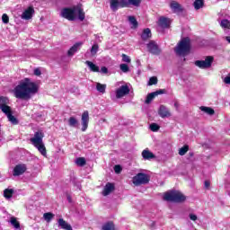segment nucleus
Segmentation results:
<instances>
[{
	"instance_id": "nucleus-37",
	"label": "nucleus",
	"mask_w": 230,
	"mask_h": 230,
	"mask_svg": "<svg viewBox=\"0 0 230 230\" xmlns=\"http://www.w3.org/2000/svg\"><path fill=\"white\" fill-rule=\"evenodd\" d=\"M11 224L13 226L15 229H20L21 228V224L15 217H11Z\"/></svg>"
},
{
	"instance_id": "nucleus-19",
	"label": "nucleus",
	"mask_w": 230,
	"mask_h": 230,
	"mask_svg": "<svg viewBox=\"0 0 230 230\" xmlns=\"http://www.w3.org/2000/svg\"><path fill=\"white\" fill-rule=\"evenodd\" d=\"M99 49L100 47L98 46V43H95L92 46L90 52L84 54V57H86V58H89V55H91V57H96V53H98Z\"/></svg>"
},
{
	"instance_id": "nucleus-35",
	"label": "nucleus",
	"mask_w": 230,
	"mask_h": 230,
	"mask_svg": "<svg viewBox=\"0 0 230 230\" xmlns=\"http://www.w3.org/2000/svg\"><path fill=\"white\" fill-rule=\"evenodd\" d=\"M221 28H226L227 30H230V22L227 19H224L220 22Z\"/></svg>"
},
{
	"instance_id": "nucleus-52",
	"label": "nucleus",
	"mask_w": 230,
	"mask_h": 230,
	"mask_svg": "<svg viewBox=\"0 0 230 230\" xmlns=\"http://www.w3.org/2000/svg\"><path fill=\"white\" fill-rule=\"evenodd\" d=\"M66 199L70 204L73 203V199L71 198V195L66 194Z\"/></svg>"
},
{
	"instance_id": "nucleus-50",
	"label": "nucleus",
	"mask_w": 230,
	"mask_h": 230,
	"mask_svg": "<svg viewBox=\"0 0 230 230\" xmlns=\"http://www.w3.org/2000/svg\"><path fill=\"white\" fill-rule=\"evenodd\" d=\"M224 82L226 84H230V74H228L227 76L224 78Z\"/></svg>"
},
{
	"instance_id": "nucleus-3",
	"label": "nucleus",
	"mask_w": 230,
	"mask_h": 230,
	"mask_svg": "<svg viewBox=\"0 0 230 230\" xmlns=\"http://www.w3.org/2000/svg\"><path fill=\"white\" fill-rule=\"evenodd\" d=\"M190 49L191 47L190 38H183L174 48V53H176L178 57H186L190 55Z\"/></svg>"
},
{
	"instance_id": "nucleus-42",
	"label": "nucleus",
	"mask_w": 230,
	"mask_h": 230,
	"mask_svg": "<svg viewBox=\"0 0 230 230\" xmlns=\"http://www.w3.org/2000/svg\"><path fill=\"white\" fill-rule=\"evenodd\" d=\"M2 21H3L4 24H8V22H10V17H8V14L4 13L2 15Z\"/></svg>"
},
{
	"instance_id": "nucleus-26",
	"label": "nucleus",
	"mask_w": 230,
	"mask_h": 230,
	"mask_svg": "<svg viewBox=\"0 0 230 230\" xmlns=\"http://www.w3.org/2000/svg\"><path fill=\"white\" fill-rule=\"evenodd\" d=\"M110 8L112 12H118V9L119 8V0H111Z\"/></svg>"
},
{
	"instance_id": "nucleus-6",
	"label": "nucleus",
	"mask_w": 230,
	"mask_h": 230,
	"mask_svg": "<svg viewBox=\"0 0 230 230\" xmlns=\"http://www.w3.org/2000/svg\"><path fill=\"white\" fill-rule=\"evenodd\" d=\"M150 182V176L144 172H138L132 178L134 186H143Z\"/></svg>"
},
{
	"instance_id": "nucleus-30",
	"label": "nucleus",
	"mask_w": 230,
	"mask_h": 230,
	"mask_svg": "<svg viewBox=\"0 0 230 230\" xmlns=\"http://www.w3.org/2000/svg\"><path fill=\"white\" fill-rule=\"evenodd\" d=\"M68 125H69V127H72L73 128H76V127H78V125H79L78 119H76V118H75V117H70L68 119Z\"/></svg>"
},
{
	"instance_id": "nucleus-8",
	"label": "nucleus",
	"mask_w": 230,
	"mask_h": 230,
	"mask_svg": "<svg viewBox=\"0 0 230 230\" xmlns=\"http://www.w3.org/2000/svg\"><path fill=\"white\" fill-rule=\"evenodd\" d=\"M130 93V88H128V85H121L119 88H118L115 91L116 98L118 100L123 98L124 96H127V94Z\"/></svg>"
},
{
	"instance_id": "nucleus-45",
	"label": "nucleus",
	"mask_w": 230,
	"mask_h": 230,
	"mask_svg": "<svg viewBox=\"0 0 230 230\" xmlns=\"http://www.w3.org/2000/svg\"><path fill=\"white\" fill-rule=\"evenodd\" d=\"M157 84V77L153 76L149 79L148 85H156Z\"/></svg>"
},
{
	"instance_id": "nucleus-24",
	"label": "nucleus",
	"mask_w": 230,
	"mask_h": 230,
	"mask_svg": "<svg viewBox=\"0 0 230 230\" xmlns=\"http://www.w3.org/2000/svg\"><path fill=\"white\" fill-rule=\"evenodd\" d=\"M159 26H161V28H170V19L161 17L159 19Z\"/></svg>"
},
{
	"instance_id": "nucleus-18",
	"label": "nucleus",
	"mask_w": 230,
	"mask_h": 230,
	"mask_svg": "<svg viewBox=\"0 0 230 230\" xmlns=\"http://www.w3.org/2000/svg\"><path fill=\"white\" fill-rule=\"evenodd\" d=\"M114 190H115L114 183H111V182L106 183L102 190L103 197H107L108 195H111V193H112Z\"/></svg>"
},
{
	"instance_id": "nucleus-23",
	"label": "nucleus",
	"mask_w": 230,
	"mask_h": 230,
	"mask_svg": "<svg viewBox=\"0 0 230 230\" xmlns=\"http://www.w3.org/2000/svg\"><path fill=\"white\" fill-rule=\"evenodd\" d=\"M128 21L129 24H131V30H136L137 26H139V23L137 22L136 16H128Z\"/></svg>"
},
{
	"instance_id": "nucleus-20",
	"label": "nucleus",
	"mask_w": 230,
	"mask_h": 230,
	"mask_svg": "<svg viewBox=\"0 0 230 230\" xmlns=\"http://www.w3.org/2000/svg\"><path fill=\"white\" fill-rule=\"evenodd\" d=\"M142 157L146 161H150L151 159H155V155H154V153L150 152V150L145 149L142 152Z\"/></svg>"
},
{
	"instance_id": "nucleus-34",
	"label": "nucleus",
	"mask_w": 230,
	"mask_h": 230,
	"mask_svg": "<svg viewBox=\"0 0 230 230\" xmlns=\"http://www.w3.org/2000/svg\"><path fill=\"white\" fill-rule=\"evenodd\" d=\"M54 217H55V215L51 212H48L43 215V218H44V220H46V222H51V220H53Z\"/></svg>"
},
{
	"instance_id": "nucleus-21",
	"label": "nucleus",
	"mask_w": 230,
	"mask_h": 230,
	"mask_svg": "<svg viewBox=\"0 0 230 230\" xmlns=\"http://www.w3.org/2000/svg\"><path fill=\"white\" fill-rule=\"evenodd\" d=\"M58 226L61 227V229H66V230H73V227L71 225L67 224L64 218H59L58 221Z\"/></svg>"
},
{
	"instance_id": "nucleus-13",
	"label": "nucleus",
	"mask_w": 230,
	"mask_h": 230,
	"mask_svg": "<svg viewBox=\"0 0 230 230\" xmlns=\"http://www.w3.org/2000/svg\"><path fill=\"white\" fill-rule=\"evenodd\" d=\"M82 121V132H85L87 130V127H89V111H85L81 117Z\"/></svg>"
},
{
	"instance_id": "nucleus-43",
	"label": "nucleus",
	"mask_w": 230,
	"mask_h": 230,
	"mask_svg": "<svg viewBox=\"0 0 230 230\" xmlns=\"http://www.w3.org/2000/svg\"><path fill=\"white\" fill-rule=\"evenodd\" d=\"M128 3L133 6H139L141 4V0H128Z\"/></svg>"
},
{
	"instance_id": "nucleus-49",
	"label": "nucleus",
	"mask_w": 230,
	"mask_h": 230,
	"mask_svg": "<svg viewBox=\"0 0 230 230\" xmlns=\"http://www.w3.org/2000/svg\"><path fill=\"white\" fill-rule=\"evenodd\" d=\"M101 71H102V73H103L104 75H107V73H109V69H107L106 66H102V67L101 68Z\"/></svg>"
},
{
	"instance_id": "nucleus-12",
	"label": "nucleus",
	"mask_w": 230,
	"mask_h": 230,
	"mask_svg": "<svg viewBox=\"0 0 230 230\" xmlns=\"http://www.w3.org/2000/svg\"><path fill=\"white\" fill-rule=\"evenodd\" d=\"M165 93H166V90L164 89H160L158 91L153 92L146 96L145 103L148 105L149 103H152V101L154 100V98H155V96H159V94H165Z\"/></svg>"
},
{
	"instance_id": "nucleus-38",
	"label": "nucleus",
	"mask_w": 230,
	"mask_h": 230,
	"mask_svg": "<svg viewBox=\"0 0 230 230\" xmlns=\"http://www.w3.org/2000/svg\"><path fill=\"white\" fill-rule=\"evenodd\" d=\"M119 68L122 73H128V71H130V67H128L127 64H120Z\"/></svg>"
},
{
	"instance_id": "nucleus-16",
	"label": "nucleus",
	"mask_w": 230,
	"mask_h": 230,
	"mask_svg": "<svg viewBox=\"0 0 230 230\" xmlns=\"http://www.w3.org/2000/svg\"><path fill=\"white\" fill-rule=\"evenodd\" d=\"M82 46H84V42H82V41H79V42H76L75 44H74L73 47H71L69 49V50L67 51V56L73 57V55H75V53H76L77 51H80V49H82Z\"/></svg>"
},
{
	"instance_id": "nucleus-33",
	"label": "nucleus",
	"mask_w": 230,
	"mask_h": 230,
	"mask_svg": "<svg viewBox=\"0 0 230 230\" xmlns=\"http://www.w3.org/2000/svg\"><path fill=\"white\" fill-rule=\"evenodd\" d=\"M193 6L195 10H200L204 6V1L202 0H195Z\"/></svg>"
},
{
	"instance_id": "nucleus-25",
	"label": "nucleus",
	"mask_w": 230,
	"mask_h": 230,
	"mask_svg": "<svg viewBox=\"0 0 230 230\" xmlns=\"http://www.w3.org/2000/svg\"><path fill=\"white\" fill-rule=\"evenodd\" d=\"M86 66L90 68V71L93 73H100V66H96L94 63L91 61H85Z\"/></svg>"
},
{
	"instance_id": "nucleus-40",
	"label": "nucleus",
	"mask_w": 230,
	"mask_h": 230,
	"mask_svg": "<svg viewBox=\"0 0 230 230\" xmlns=\"http://www.w3.org/2000/svg\"><path fill=\"white\" fill-rule=\"evenodd\" d=\"M188 150H190V147L188 146H184L183 147L180 148L179 155H186Z\"/></svg>"
},
{
	"instance_id": "nucleus-17",
	"label": "nucleus",
	"mask_w": 230,
	"mask_h": 230,
	"mask_svg": "<svg viewBox=\"0 0 230 230\" xmlns=\"http://www.w3.org/2000/svg\"><path fill=\"white\" fill-rule=\"evenodd\" d=\"M35 13V9H33L32 6H30L28 9H26L21 15L22 19L24 21H30L31 17H33V14Z\"/></svg>"
},
{
	"instance_id": "nucleus-31",
	"label": "nucleus",
	"mask_w": 230,
	"mask_h": 230,
	"mask_svg": "<svg viewBox=\"0 0 230 230\" xmlns=\"http://www.w3.org/2000/svg\"><path fill=\"white\" fill-rule=\"evenodd\" d=\"M96 89L99 93H102V94H105V90L107 89V84H102L100 83H97Z\"/></svg>"
},
{
	"instance_id": "nucleus-15",
	"label": "nucleus",
	"mask_w": 230,
	"mask_h": 230,
	"mask_svg": "<svg viewBox=\"0 0 230 230\" xmlns=\"http://www.w3.org/2000/svg\"><path fill=\"white\" fill-rule=\"evenodd\" d=\"M26 170V164H18L13 168V177H19L20 175H22Z\"/></svg>"
},
{
	"instance_id": "nucleus-48",
	"label": "nucleus",
	"mask_w": 230,
	"mask_h": 230,
	"mask_svg": "<svg viewBox=\"0 0 230 230\" xmlns=\"http://www.w3.org/2000/svg\"><path fill=\"white\" fill-rule=\"evenodd\" d=\"M189 217L193 221V222H195L196 220H197V215H195V214H190L189 215Z\"/></svg>"
},
{
	"instance_id": "nucleus-53",
	"label": "nucleus",
	"mask_w": 230,
	"mask_h": 230,
	"mask_svg": "<svg viewBox=\"0 0 230 230\" xmlns=\"http://www.w3.org/2000/svg\"><path fill=\"white\" fill-rule=\"evenodd\" d=\"M225 40H226V42H228V44H230V36L225 37Z\"/></svg>"
},
{
	"instance_id": "nucleus-28",
	"label": "nucleus",
	"mask_w": 230,
	"mask_h": 230,
	"mask_svg": "<svg viewBox=\"0 0 230 230\" xmlns=\"http://www.w3.org/2000/svg\"><path fill=\"white\" fill-rule=\"evenodd\" d=\"M102 230H116V226H114V223L112 221H109L102 225Z\"/></svg>"
},
{
	"instance_id": "nucleus-5",
	"label": "nucleus",
	"mask_w": 230,
	"mask_h": 230,
	"mask_svg": "<svg viewBox=\"0 0 230 230\" xmlns=\"http://www.w3.org/2000/svg\"><path fill=\"white\" fill-rule=\"evenodd\" d=\"M164 200L181 204V202H184L186 200V196L179 190H171L164 193Z\"/></svg>"
},
{
	"instance_id": "nucleus-32",
	"label": "nucleus",
	"mask_w": 230,
	"mask_h": 230,
	"mask_svg": "<svg viewBox=\"0 0 230 230\" xmlns=\"http://www.w3.org/2000/svg\"><path fill=\"white\" fill-rule=\"evenodd\" d=\"M13 195V189H5L4 190V197L5 199H12Z\"/></svg>"
},
{
	"instance_id": "nucleus-29",
	"label": "nucleus",
	"mask_w": 230,
	"mask_h": 230,
	"mask_svg": "<svg viewBox=\"0 0 230 230\" xmlns=\"http://www.w3.org/2000/svg\"><path fill=\"white\" fill-rule=\"evenodd\" d=\"M199 109L202 112H205V114H208V116H213V114H215V110H213V108L201 106Z\"/></svg>"
},
{
	"instance_id": "nucleus-27",
	"label": "nucleus",
	"mask_w": 230,
	"mask_h": 230,
	"mask_svg": "<svg viewBox=\"0 0 230 230\" xmlns=\"http://www.w3.org/2000/svg\"><path fill=\"white\" fill-rule=\"evenodd\" d=\"M150 37H152V31L148 28L145 29L141 35L142 40H148Z\"/></svg>"
},
{
	"instance_id": "nucleus-54",
	"label": "nucleus",
	"mask_w": 230,
	"mask_h": 230,
	"mask_svg": "<svg viewBox=\"0 0 230 230\" xmlns=\"http://www.w3.org/2000/svg\"><path fill=\"white\" fill-rule=\"evenodd\" d=\"M175 109H179V102H174Z\"/></svg>"
},
{
	"instance_id": "nucleus-9",
	"label": "nucleus",
	"mask_w": 230,
	"mask_h": 230,
	"mask_svg": "<svg viewBox=\"0 0 230 230\" xmlns=\"http://www.w3.org/2000/svg\"><path fill=\"white\" fill-rule=\"evenodd\" d=\"M147 49L149 53H151L152 55H156V56L161 55V49L159 48V45H157V43H155V41L154 40H151L147 44Z\"/></svg>"
},
{
	"instance_id": "nucleus-10",
	"label": "nucleus",
	"mask_w": 230,
	"mask_h": 230,
	"mask_svg": "<svg viewBox=\"0 0 230 230\" xmlns=\"http://www.w3.org/2000/svg\"><path fill=\"white\" fill-rule=\"evenodd\" d=\"M169 6H170L172 13L179 14V13H182V12H184V7H182V5L175 0L171 1Z\"/></svg>"
},
{
	"instance_id": "nucleus-47",
	"label": "nucleus",
	"mask_w": 230,
	"mask_h": 230,
	"mask_svg": "<svg viewBox=\"0 0 230 230\" xmlns=\"http://www.w3.org/2000/svg\"><path fill=\"white\" fill-rule=\"evenodd\" d=\"M34 75H35V76H40V75H42V72H40V69L35 68Z\"/></svg>"
},
{
	"instance_id": "nucleus-14",
	"label": "nucleus",
	"mask_w": 230,
	"mask_h": 230,
	"mask_svg": "<svg viewBox=\"0 0 230 230\" xmlns=\"http://www.w3.org/2000/svg\"><path fill=\"white\" fill-rule=\"evenodd\" d=\"M158 115L163 119L170 118L172 116V112H170V110L166 106L162 104L158 109Z\"/></svg>"
},
{
	"instance_id": "nucleus-51",
	"label": "nucleus",
	"mask_w": 230,
	"mask_h": 230,
	"mask_svg": "<svg viewBox=\"0 0 230 230\" xmlns=\"http://www.w3.org/2000/svg\"><path fill=\"white\" fill-rule=\"evenodd\" d=\"M210 184H211V183L209 182V181H205V182H204V186H205V188H207V189L209 188Z\"/></svg>"
},
{
	"instance_id": "nucleus-39",
	"label": "nucleus",
	"mask_w": 230,
	"mask_h": 230,
	"mask_svg": "<svg viewBox=\"0 0 230 230\" xmlns=\"http://www.w3.org/2000/svg\"><path fill=\"white\" fill-rule=\"evenodd\" d=\"M75 163H76L77 166H85V163H86L85 158L79 157L76 159Z\"/></svg>"
},
{
	"instance_id": "nucleus-2",
	"label": "nucleus",
	"mask_w": 230,
	"mask_h": 230,
	"mask_svg": "<svg viewBox=\"0 0 230 230\" xmlns=\"http://www.w3.org/2000/svg\"><path fill=\"white\" fill-rule=\"evenodd\" d=\"M60 15L64 19H67V21H75L76 16L78 17L79 21H84L85 19V13H84V9L80 4L72 8H63Z\"/></svg>"
},
{
	"instance_id": "nucleus-41",
	"label": "nucleus",
	"mask_w": 230,
	"mask_h": 230,
	"mask_svg": "<svg viewBox=\"0 0 230 230\" xmlns=\"http://www.w3.org/2000/svg\"><path fill=\"white\" fill-rule=\"evenodd\" d=\"M159 128H160V127L156 123H152L150 125V130H152V132H157V130H159Z\"/></svg>"
},
{
	"instance_id": "nucleus-36",
	"label": "nucleus",
	"mask_w": 230,
	"mask_h": 230,
	"mask_svg": "<svg viewBox=\"0 0 230 230\" xmlns=\"http://www.w3.org/2000/svg\"><path fill=\"white\" fill-rule=\"evenodd\" d=\"M119 8H128L130 2H128V0H119Z\"/></svg>"
},
{
	"instance_id": "nucleus-1",
	"label": "nucleus",
	"mask_w": 230,
	"mask_h": 230,
	"mask_svg": "<svg viewBox=\"0 0 230 230\" xmlns=\"http://www.w3.org/2000/svg\"><path fill=\"white\" fill-rule=\"evenodd\" d=\"M13 93L18 100H30L31 95L39 93V85L31 82L30 78H25L15 86Z\"/></svg>"
},
{
	"instance_id": "nucleus-46",
	"label": "nucleus",
	"mask_w": 230,
	"mask_h": 230,
	"mask_svg": "<svg viewBox=\"0 0 230 230\" xmlns=\"http://www.w3.org/2000/svg\"><path fill=\"white\" fill-rule=\"evenodd\" d=\"M121 170H123V169L121 168V165H115V166H114V172H115V173H121Z\"/></svg>"
},
{
	"instance_id": "nucleus-44",
	"label": "nucleus",
	"mask_w": 230,
	"mask_h": 230,
	"mask_svg": "<svg viewBox=\"0 0 230 230\" xmlns=\"http://www.w3.org/2000/svg\"><path fill=\"white\" fill-rule=\"evenodd\" d=\"M122 62H126L127 64H130V62H131L130 57H128L126 54H122Z\"/></svg>"
},
{
	"instance_id": "nucleus-4",
	"label": "nucleus",
	"mask_w": 230,
	"mask_h": 230,
	"mask_svg": "<svg viewBox=\"0 0 230 230\" xmlns=\"http://www.w3.org/2000/svg\"><path fill=\"white\" fill-rule=\"evenodd\" d=\"M42 139H44V133L42 131H37L35 132L34 137L31 138V143H32L33 146L39 150L41 155L46 157V146H44Z\"/></svg>"
},
{
	"instance_id": "nucleus-22",
	"label": "nucleus",
	"mask_w": 230,
	"mask_h": 230,
	"mask_svg": "<svg viewBox=\"0 0 230 230\" xmlns=\"http://www.w3.org/2000/svg\"><path fill=\"white\" fill-rule=\"evenodd\" d=\"M4 114H5V116H7L8 120L11 121V123L13 125H17V123H19V120H17L15 116H13V114H12V109L8 110L7 112H4Z\"/></svg>"
},
{
	"instance_id": "nucleus-7",
	"label": "nucleus",
	"mask_w": 230,
	"mask_h": 230,
	"mask_svg": "<svg viewBox=\"0 0 230 230\" xmlns=\"http://www.w3.org/2000/svg\"><path fill=\"white\" fill-rule=\"evenodd\" d=\"M213 57L212 56H208L205 60H197L195 62V66L197 67H199V69H209L211 67V64H213Z\"/></svg>"
},
{
	"instance_id": "nucleus-11",
	"label": "nucleus",
	"mask_w": 230,
	"mask_h": 230,
	"mask_svg": "<svg viewBox=\"0 0 230 230\" xmlns=\"http://www.w3.org/2000/svg\"><path fill=\"white\" fill-rule=\"evenodd\" d=\"M0 109L4 113L8 112V111L12 109V107H10V100L7 97H0Z\"/></svg>"
}]
</instances>
